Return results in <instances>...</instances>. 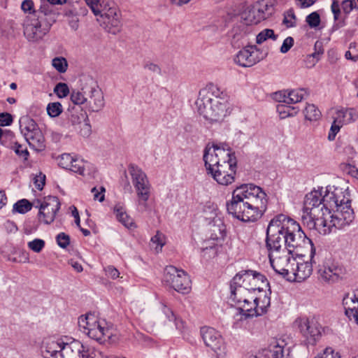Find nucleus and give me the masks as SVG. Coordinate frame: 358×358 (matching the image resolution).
<instances>
[{
    "instance_id": "nucleus-1",
    "label": "nucleus",
    "mask_w": 358,
    "mask_h": 358,
    "mask_svg": "<svg viewBox=\"0 0 358 358\" xmlns=\"http://www.w3.org/2000/svg\"><path fill=\"white\" fill-rule=\"evenodd\" d=\"M348 193L342 188L327 187L323 195L321 190H313L306 194L303 213L310 218V228L326 235L333 227L341 229L354 220Z\"/></svg>"
},
{
    "instance_id": "nucleus-2",
    "label": "nucleus",
    "mask_w": 358,
    "mask_h": 358,
    "mask_svg": "<svg viewBox=\"0 0 358 358\" xmlns=\"http://www.w3.org/2000/svg\"><path fill=\"white\" fill-rule=\"evenodd\" d=\"M291 219L280 214L269 222L266 230V248L271 266L279 275L290 280L289 276L291 250L289 238H291L289 224Z\"/></svg>"
},
{
    "instance_id": "nucleus-3",
    "label": "nucleus",
    "mask_w": 358,
    "mask_h": 358,
    "mask_svg": "<svg viewBox=\"0 0 358 358\" xmlns=\"http://www.w3.org/2000/svg\"><path fill=\"white\" fill-rule=\"evenodd\" d=\"M267 203V195L260 187L244 184L233 191L231 199L227 203V210L242 222H255L266 210Z\"/></svg>"
},
{
    "instance_id": "nucleus-4",
    "label": "nucleus",
    "mask_w": 358,
    "mask_h": 358,
    "mask_svg": "<svg viewBox=\"0 0 358 358\" xmlns=\"http://www.w3.org/2000/svg\"><path fill=\"white\" fill-rule=\"evenodd\" d=\"M203 159L207 173L218 184L229 185L234 182L237 160L229 145L208 143L204 149Z\"/></svg>"
},
{
    "instance_id": "nucleus-5",
    "label": "nucleus",
    "mask_w": 358,
    "mask_h": 358,
    "mask_svg": "<svg viewBox=\"0 0 358 358\" xmlns=\"http://www.w3.org/2000/svg\"><path fill=\"white\" fill-rule=\"evenodd\" d=\"M55 22V13L47 0H40V6L33 15H27L23 22V33L30 42H38L46 36Z\"/></svg>"
},
{
    "instance_id": "nucleus-6",
    "label": "nucleus",
    "mask_w": 358,
    "mask_h": 358,
    "mask_svg": "<svg viewBox=\"0 0 358 358\" xmlns=\"http://www.w3.org/2000/svg\"><path fill=\"white\" fill-rule=\"evenodd\" d=\"M267 285L264 275L252 271H241L231 282L230 299L236 306L248 303L250 297L256 296V291L262 292Z\"/></svg>"
},
{
    "instance_id": "nucleus-7",
    "label": "nucleus",
    "mask_w": 358,
    "mask_h": 358,
    "mask_svg": "<svg viewBox=\"0 0 358 358\" xmlns=\"http://www.w3.org/2000/svg\"><path fill=\"white\" fill-rule=\"evenodd\" d=\"M78 325L90 338L99 341H109L115 343L118 337L113 333V330L106 327L105 322L99 320L95 315L87 314L78 319Z\"/></svg>"
},
{
    "instance_id": "nucleus-8",
    "label": "nucleus",
    "mask_w": 358,
    "mask_h": 358,
    "mask_svg": "<svg viewBox=\"0 0 358 358\" xmlns=\"http://www.w3.org/2000/svg\"><path fill=\"white\" fill-rule=\"evenodd\" d=\"M128 172L136 190L138 206L141 210H146L148 208L147 202L150 196L152 188L148 178L142 169L134 164L128 166Z\"/></svg>"
},
{
    "instance_id": "nucleus-9",
    "label": "nucleus",
    "mask_w": 358,
    "mask_h": 358,
    "mask_svg": "<svg viewBox=\"0 0 358 358\" xmlns=\"http://www.w3.org/2000/svg\"><path fill=\"white\" fill-rule=\"evenodd\" d=\"M20 129L29 146L37 151L45 148L44 137L36 122L28 116H23L19 120Z\"/></svg>"
},
{
    "instance_id": "nucleus-10",
    "label": "nucleus",
    "mask_w": 358,
    "mask_h": 358,
    "mask_svg": "<svg viewBox=\"0 0 358 358\" xmlns=\"http://www.w3.org/2000/svg\"><path fill=\"white\" fill-rule=\"evenodd\" d=\"M164 278L165 282L179 293L187 294L191 290V280L183 270L168 266L165 268Z\"/></svg>"
},
{
    "instance_id": "nucleus-11",
    "label": "nucleus",
    "mask_w": 358,
    "mask_h": 358,
    "mask_svg": "<svg viewBox=\"0 0 358 358\" xmlns=\"http://www.w3.org/2000/svg\"><path fill=\"white\" fill-rule=\"evenodd\" d=\"M269 306L270 298L264 294L262 296H251L248 303H242L236 307L243 315L248 317L264 314Z\"/></svg>"
},
{
    "instance_id": "nucleus-12",
    "label": "nucleus",
    "mask_w": 358,
    "mask_h": 358,
    "mask_svg": "<svg viewBox=\"0 0 358 358\" xmlns=\"http://www.w3.org/2000/svg\"><path fill=\"white\" fill-rule=\"evenodd\" d=\"M294 279L292 281L301 282L307 280L313 272V267L308 257L303 252L292 250V266Z\"/></svg>"
},
{
    "instance_id": "nucleus-13",
    "label": "nucleus",
    "mask_w": 358,
    "mask_h": 358,
    "mask_svg": "<svg viewBox=\"0 0 358 358\" xmlns=\"http://www.w3.org/2000/svg\"><path fill=\"white\" fill-rule=\"evenodd\" d=\"M346 271L343 266L331 259H327L318 269L319 278L329 284L342 279Z\"/></svg>"
},
{
    "instance_id": "nucleus-14",
    "label": "nucleus",
    "mask_w": 358,
    "mask_h": 358,
    "mask_svg": "<svg viewBox=\"0 0 358 358\" xmlns=\"http://www.w3.org/2000/svg\"><path fill=\"white\" fill-rule=\"evenodd\" d=\"M48 343L50 350L48 351L49 352L55 353L56 355H62L66 358H74L76 357L82 358L83 350H85L83 345L76 340L69 343H60L55 341H51Z\"/></svg>"
},
{
    "instance_id": "nucleus-15",
    "label": "nucleus",
    "mask_w": 358,
    "mask_h": 358,
    "mask_svg": "<svg viewBox=\"0 0 358 358\" xmlns=\"http://www.w3.org/2000/svg\"><path fill=\"white\" fill-rule=\"evenodd\" d=\"M59 208L60 202L59 199L56 196H48L40 205L39 219L45 224L52 223Z\"/></svg>"
},
{
    "instance_id": "nucleus-16",
    "label": "nucleus",
    "mask_w": 358,
    "mask_h": 358,
    "mask_svg": "<svg viewBox=\"0 0 358 358\" xmlns=\"http://www.w3.org/2000/svg\"><path fill=\"white\" fill-rule=\"evenodd\" d=\"M259 55L255 45H248L236 54L234 60L241 66L250 67L260 61Z\"/></svg>"
},
{
    "instance_id": "nucleus-17",
    "label": "nucleus",
    "mask_w": 358,
    "mask_h": 358,
    "mask_svg": "<svg viewBox=\"0 0 358 358\" xmlns=\"http://www.w3.org/2000/svg\"><path fill=\"white\" fill-rule=\"evenodd\" d=\"M120 17V12L117 8H109L103 15H101L104 29L114 35L120 33L122 29Z\"/></svg>"
},
{
    "instance_id": "nucleus-18",
    "label": "nucleus",
    "mask_w": 358,
    "mask_h": 358,
    "mask_svg": "<svg viewBox=\"0 0 358 358\" xmlns=\"http://www.w3.org/2000/svg\"><path fill=\"white\" fill-rule=\"evenodd\" d=\"M86 108L91 112H99L104 106L103 94L98 87H88L86 91Z\"/></svg>"
},
{
    "instance_id": "nucleus-19",
    "label": "nucleus",
    "mask_w": 358,
    "mask_h": 358,
    "mask_svg": "<svg viewBox=\"0 0 358 358\" xmlns=\"http://www.w3.org/2000/svg\"><path fill=\"white\" fill-rule=\"evenodd\" d=\"M311 245L309 239L298 222L292 220V250L304 253V249H307Z\"/></svg>"
},
{
    "instance_id": "nucleus-20",
    "label": "nucleus",
    "mask_w": 358,
    "mask_h": 358,
    "mask_svg": "<svg viewBox=\"0 0 358 358\" xmlns=\"http://www.w3.org/2000/svg\"><path fill=\"white\" fill-rule=\"evenodd\" d=\"M201 335L205 345L216 352L220 350L223 340L220 334L214 328L203 327L201 329Z\"/></svg>"
},
{
    "instance_id": "nucleus-21",
    "label": "nucleus",
    "mask_w": 358,
    "mask_h": 358,
    "mask_svg": "<svg viewBox=\"0 0 358 358\" xmlns=\"http://www.w3.org/2000/svg\"><path fill=\"white\" fill-rule=\"evenodd\" d=\"M290 348L280 345L275 341L269 345L267 348L263 349L259 352L258 357L254 358H289Z\"/></svg>"
},
{
    "instance_id": "nucleus-22",
    "label": "nucleus",
    "mask_w": 358,
    "mask_h": 358,
    "mask_svg": "<svg viewBox=\"0 0 358 358\" xmlns=\"http://www.w3.org/2000/svg\"><path fill=\"white\" fill-rule=\"evenodd\" d=\"M343 306L345 315L350 320L354 319L358 324V290L346 294L343 299Z\"/></svg>"
},
{
    "instance_id": "nucleus-23",
    "label": "nucleus",
    "mask_w": 358,
    "mask_h": 358,
    "mask_svg": "<svg viewBox=\"0 0 358 358\" xmlns=\"http://www.w3.org/2000/svg\"><path fill=\"white\" fill-rule=\"evenodd\" d=\"M212 107L206 111V119L210 121H217L227 115L229 108V101L213 99Z\"/></svg>"
},
{
    "instance_id": "nucleus-24",
    "label": "nucleus",
    "mask_w": 358,
    "mask_h": 358,
    "mask_svg": "<svg viewBox=\"0 0 358 358\" xmlns=\"http://www.w3.org/2000/svg\"><path fill=\"white\" fill-rule=\"evenodd\" d=\"M199 92L201 99L207 103L211 99H217V100L218 99L219 101H229V99L228 94L224 91L221 90L217 85L213 83L207 85L206 87L201 89Z\"/></svg>"
},
{
    "instance_id": "nucleus-25",
    "label": "nucleus",
    "mask_w": 358,
    "mask_h": 358,
    "mask_svg": "<svg viewBox=\"0 0 358 358\" xmlns=\"http://www.w3.org/2000/svg\"><path fill=\"white\" fill-rule=\"evenodd\" d=\"M242 23L245 25L257 24L263 20V17H259L255 5L245 9L241 15Z\"/></svg>"
},
{
    "instance_id": "nucleus-26",
    "label": "nucleus",
    "mask_w": 358,
    "mask_h": 358,
    "mask_svg": "<svg viewBox=\"0 0 358 358\" xmlns=\"http://www.w3.org/2000/svg\"><path fill=\"white\" fill-rule=\"evenodd\" d=\"M114 213L117 220L125 227L129 229L134 227V220L127 213L124 207L118 203L114 207Z\"/></svg>"
},
{
    "instance_id": "nucleus-27",
    "label": "nucleus",
    "mask_w": 358,
    "mask_h": 358,
    "mask_svg": "<svg viewBox=\"0 0 358 358\" xmlns=\"http://www.w3.org/2000/svg\"><path fill=\"white\" fill-rule=\"evenodd\" d=\"M322 330V326L317 322L312 320L304 337L309 344L315 345L321 336Z\"/></svg>"
},
{
    "instance_id": "nucleus-28",
    "label": "nucleus",
    "mask_w": 358,
    "mask_h": 358,
    "mask_svg": "<svg viewBox=\"0 0 358 358\" xmlns=\"http://www.w3.org/2000/svg\"><path fill=\"white\" fill-rule=\"evenodd\" d=\"M254 5L259 17H263V20L269 17L274 12L273 0H262Z\"/></svg>"
},
{
    "instance_id": "nucleus-29",
    "label": "nucleus",
    "mask_w": 358,
    "mask_h": 358,
    "mask_svg": "<svg viewBox=\"0 0 358 358\" xmlns=\"http://www.w3.org/2000/svg\"><path fill=\"white\" fill-rule=\"evenodd\" d=\"M331 11L334 14V24H333L330 31L333 33L341 27L346 25L345 17L340 19L339 15L341 14V8L339 2L336 0H334L331 6Z\"/></svg>"
},
{
    "instance_id": "nucleus-30",
    "label": "nucleus",
    "mask_w": 358,
    "mask_h": 358,
    "mask_svg": "<svg viewBox=\"0 0 358 358\" xmlns=\"http://www.w3.org/2000/svg\"><path fill=\"white\" fill-rule=\"evenodd\" d=\"M67 116L69 122L73 127L81 124L83 120H87V115L76 107L69 108Z\"/></svg>"
},
{
    "instance_id": "nucleus-31",
    "label": "nucleus",
    "mask_w": 358,
    "mask_h": 358,
    "mask_svg": "<svg viewBox=\"0 0 358 358\" xmlns=\"http://www.w3.org/2000/svg\"><path fill=\"white\" fill-rule=\"evenodd\" d=\"M305 119L310 122L317 121L320 119L322 113L314 104H308L303 110Z\"/></svg>"
},
{
    "instance_id": "nucleus-32",
    "label": "nucleus",
    "mask_w": 358,
    "mask_h": 358,
    "mask_svg": "<svg viewBox=\"0 0 358 358\" xmlns=\"http://www.w3.org/2000/svg\"><path fill=\"white\" fill-rule=\"evenodd\" d=\"M72 162L69 170L82 176L86 175L85 169L87 166H89V163L78 157H74Z\"/></svg>"
},
{
    "instance_id": "nucleus-33",
    "label": "nucleus",
    "mask_w": 358,
    "mask_h": 358,
    "mask_svg": "<svg viewBox=\"0 0 358 358\" xmlns=\"http://www.w3.org/2000/svg\"><path fill=\"white\" fill-rule=\"evenodd\" d=\"M271 98L280 103H291V90H280L271 94Z\"/></svg>"
},
{
    "instance_id": "nucleus-34",
    "label": "nucleus",
    "mask_w": 358,
    "mask_h": 358,
    "mask_svg": "<svg viewBox=\"0 0 358 358\" xmlns=\"http://www.w3.org/2000/svg\"><path fill=\"white\" fill-rule=\"evenodd\" d=\"M88 90V87H83L81 91L73 90L71 94V101L76 105L84 104L86 102L87 95L86 91Z\"/></svg>"
},
{
    "instance_id": "nucleus-35",
    "label": "nucleus",
    "mask_w": 358,
    "mask_h": 358,
    "mask_svg": "<svg viewBox=\"0 0 358 358\" xmlns=\"http://www.w3.org/2000/svg\"><path fill=\"white\" fill-rule=\"evenodd\" d=\"M278 35L275 34L273 29H265L257 34L256 37V42L257 44H262L269 38L275 41L278 38Z\"/></svg>"
},
{
    "instance_id": "nucleus-36",
    "label": "nucleus",
    "mask_w": 358,
    "mask_h": 358,
    "mask_svg": "<svg viewBox=\"0 0 358 358\" xmlns=\"http://www.w3.org/2000/svg\"><path fill=\"white\" fill-rule=\"evenodd\" d=\"M213 99L209 100L208 103L206 101H203L202 99H201L200 92H199L198 98L195 102L197 110L201 115H203L206 119V111H208L212 107Z\"/></svg>"
},
{
    "instance_id": "nucleus-37",
    "label": "nucleus",
    "mask_w": 358,
    "mask_h": 358,
    "mask_svg": "<svg viewBox=\"0 0 358 358\" xmlns=\"http://www.w3.org/2000/svg\"><path fill=\"white\" fill-rule=\"evenodd\" d=\"M32 204L27 199H23L16 202L13 206V210L19 213H26L31 209Z\"/></svg>"
},
{
    "instance_id": "nucleus-38",
    "label": "nucleus",
    "mask_w": 358,
    "mask_h": 358,
    "mask_svg": "<svg viewBox=\"0 0 358 358\" xmlns=\"http://www.w3.org/2000/svg\"><path fill=\"white\" fill-rule=\"evenodd\" d=\"M310 322L311 321H309L307 317H299L295 320L294 325L299 329V332L305 336Z\"/></svg>"
},
{
    "instance_id": "nucleus-39",
    "label": "nucleus",
    "mask_w": 358,
    "mask_h": 358,
    "mask_svg": "<svg viewBox=\"0 0 358 358\" xmlns=\"http://www.w3.org/2000/svg\"><path fill=\"white\" fill-rule=\"evenodd\" d=\"M52 65L59 73H64L68 68L66 59L62 57H55L52 61Z\"/></svg>"
},
{
    "instance_id": "nucleus-40",
    "label": "nucleus",
    "mask_w": 358,
    "mask_h": 358,
    "mask_svg": "<svg viewBox=\"0 0 358 358\" xmlns=\"http://www.w3.org/2000/svg\"><path fill=\"white\" fill-rule=\"evenodd\" d=\"M62 110V106L59 102L50 103L47 106V112L52 117L59 116Z\"/></svg>"
},
{
    "instance_id": "nucleus-41",
    "label": "nucleus",
    "mask_w": 358,
    "mask_h": 358,
    "mask_svg": "<svg viewBox=\"0 0 358 358\" xmlns=\"http://www.w3.org/2000/svg\"><path fill=\"white\" fill-rule=\"evenodd\" d=\"M160 303L162 305V310L166 317V318L168 319V320L170 322L173 321L175 322L176 328L178 329L179 320L176 319V315L172 311V310L166 306L164 301H162Z\"/></svg>"
},
{
    "instance_id": "nucleus-42",
    "label": "nucleus",
    "mask_w": 358,
    "mask_h": 358,
    "mask_svg": "<svg viewBox=\"0 0 358 358\" xmlns=\"http://www.w3.org/2000/svg\"><path fill=\"white\" fill-rule=\"evenodd\" d=\"M306 22L310 28H316L320 24V15L316 11L313 12L306 16Z\"/></svg>"
},
{
    "instance_id": "nucleus-43",
    "label": "nucleus",
    "mask_w": 358,
    "mask_h": 358,
    "mask_svg": "<svg viewBox=\"0 0 358 358\" xmlns=\"http://www.w3.org/2000/svg\"><path fill=\"white\" fill-rule=\"evenodd\" d=\"M291 103L277 104L276 110L280 119H285L291 115Z\"/></svg>"
},
{
    "instance_id": "nucleus-44",
    "label": "nucleus",
    "mask_w": 358,
    "mask_h": 358,
    "mask_svg": "<svg viewBox=\"0 0 358 358\" xmlns=\"http://www.w3.org/2000/svg\"><path fill=\"white\" fill-rule=\"evenodd\" d=\"M308 96V92L305 88H299L292 90V103L300 102L306 99Z\"/></svg>"
},
{
    "instance_id": "nucleus-45",
    "label": "nucleus",
    "mask_w": 358,
    "mask_h": 358,
    "mask_svg": "<svg viewBox=\"0 0 358 358\" xmlns=\"http://www.w3.org/2000/svg\"><path fill=\"white\" fill-rule=\"evenodd\" d=\"M345 57L353 62L358 60V45L356 43L350 44L349 50L345 52Z\"/></svg>"
},
{
    "instance_id": "nucleus-46",
    "label": "nucleus",
    "mask_w": 358,
    "mask_h": 358,
    "mask_svg": "<svg viewBox=\"0 0 358 358\" xmlns=\"http://www.w3.org/2000/svg\"><path fill=\"white\" fill-rule=\"evenodd\" d=\"M82 358H109L110 355H105L103 352L94 349L83 350Z\"/></svg>"
},
{
    "instance_id": "nucleus-47",
    "label": "nucleus",
    "mask_w": 358,
    "mask_h": 358,
    "mask_svg": "<svg viewBox=\"0 0 358 358\" xmlns=\"http://www.w3.org/2000/svg\"><path fill=\"white\" fill-rule=\"evenodd\" d=\"M12 149L20 157L22 158L24 160H27L29 157V152L27 148L24 147L22 145L15 143L12 146Z\"/></svg>"
},
{
    "instance_id": "nucleus-48",
    "label": "nucleus",
    "mask_w": 358,
    "mask_h": 358,
    "mask_svg": "<svg viewBox=\"0 0 358 358\" xmlns=\"http://www.w3.org/2000/svg\"><path fill=\"white\" fill-rule=\"evenodd\" d=\"M27 245L29 248L34 252H40L45 247V241L42 239L35 238L29 241Z\"/></svg>"
},
{
    "instance_id": "nucleus-49",
    "label": "nucleus",
    "mask_w": 358,
    "mask_h": 358,
    "mask_svg": "<svg viewBox=\"0 0 358 358\" xmlns=\"http://www.w3.org/2000/svg\"><path fill=\"white\" fill-rule=\"evenodd\" d=\"M54 92L58 96V97L63 98L68 95L69 93V89L66 83H59L55 87Z\"/></svg>"
},
{
    "instance_id": "nucleus-50",
    "label": "nucleus",
    "mask_w": 358,
    "mask_h": 358,
    "mask_svg": "<svg viewBox=\"0 0 358 358\" xmlns=\"http://www.w3.org/2000/svg\"><path fill=\"white\" fill-rule=\"evenodd\" d=\"M21 9L27 15H33L36 11L34 8V3L32 0H24L21 3Z\"/></svg>"
},
{
    "instance_id": "nucleus-51",
    "label": "nucleus",
    "mask_w": 358,
    "mask_h": 358,
    "mask_svg": "<svg viewBox=\"0 0 358 358\" xmlns=\"http://www.w3.org/2000/svg\"><path fill=\"white\" fill-rule=\"evenodd\" d=\"M73 158L74 157L71 156L70 154H63L59 158V165L63 169L69 170L71 163H73Z\"/></svg>"
},
{
    "instance_id": "nucleus-52",
    "label": "nucleus",
    "mask_w": 358,
    "mask_h": 358,
    "mask_svg": "<svg viewBox=\"0 0 358 358\" xmlns=\"http://www.w3.org/2000/svg\"><path fill=\"white\" fill-rule=\"evenodd\" d=\"M95 15L101 14L100 0H83Z\"/></svg>"
},
{
    "instance_id": "nucleus-53",
    "label": "nucleus",
    "mask_w": 358,
    "mask_h": 358,
    "mask_svg": "<svg viewBox=\"0 0 358 358\" xmlns=\"http://www.w3.org/2000/svg\"><path fill=\"white\" fill-rule=\"evenodd\" d=\"M341 7L343 11L347 15H348L354 8L357 10L358 7L356 6V3L355 0H344L342 1Z\"/></svg>"
},
{
    "instance_id": "nucleus-54",
    "label": "nucleus",
    "mask_w": 358,
    "mask_h": 358,
    "mask_svg": "<svg viewBox=\"0 0 358 358\" xmlns=\"http://www.w3.org/2000/svg\"><path fill=\"white\" fill-rule=\"evenodd\" d=\"M56 240L59 246L62 248H66L70 243L69 236L63 232L57 236Z\"/></svg>"
},
{
    "instance_id": "nucleus-55",
    "label": "nucleus",
    "mask_w": 358,
    "mask_h": 358,
    "mask_svg": "<svg viewBox=\"0 0 358 358\" xmlns=\"http://www.w3.org/2000/svg\"><path fill=\"white\" fill-rule=\"evenodd\" d=\"M348 112H345L344 109L338 110L334 117V122L341 124L343 126V124H348V120L346 117H348Z\"/></svg>"
},
{
    "instance_id": "nucleus-56",
    "label": "nucleus",
    "mask_w": 358,
    "mask_h": 358,
    "mask_svg": "<svg viewBox=\"0 0 358 358\" xmlns=\"http://www.w3.org/2000/svg\"><path fill=\"white\" fill-rule=\"evenodd\" d=\"M151 241L157 245L156 249H157L158 246L161 249L165 244L164 235L162 233L157 231V234L153 237H152Z\"/></svg>"
},
{
    "instance_id": "nucleus-57",
    "label": "nucleus",
    "mask_w": 358,
    "mask_h": 358,
    "mask_svg": "<svg viewBox=\"0 0 358 358\" xmlns=\"http://www.w3.org/2000/svg\"><path fill=\"white\" fill-rule=\"evenodd\" d=\"M341 127L342 126L341 124H339L335 122H333L331 129H330V131L328 135V139L329 141H334L335 139V137H336V134H338V132L340 131Z\"/></svg>"
},
{
    "instance_id": "nucleus-58",
    "label": "nucleus",
    "mask_w": 358,
    "mask_h": 358,
    "mask_svg": "<svg viewBox=\"0 0 358 358\" xmlns=\"http://www.w3.org/2000/svg\"><path fill=\"white\" fill-rule=\"evenodd\" d=\"M13 122V117L8 113L0 114V126H8Z\"/></svg>"
},
{
    "instance_id": "nucleus-59",
    "label": "nucleus",
    "mask_w": 358,
    "mask_h": 358,
    "mask_svg": "<svg viewBox=\"0 0 358 358\" xmlns=\"http://www.w3.org/2000/svg\"><path fill=\"white\" fill-rule=\"evenodd\" d=\"M45 175L40 173L39 175L36 176L34 179V183L35 185V187L38 189L41 190L43 188V186L45 185Z\"/></svg>"
},
{
    "instance_id": "nucleus-60",
    "label": "nucleus",
    "mask_w": 358,
    "mask_h": 358,
    "mask_svg": "<svg viewBox=\"0 0 358 358\" xmlns=\"http://www.w3.org/2000/svg\"><path fill=\"white\" fill-rule=\"evenodd\" d=\"M106 274L112 279H116L120 275L119 271L113 266H108L105 268Z\"/></svg>"
},
{
    "instance_id": "nucleus-61",
    "label": "nucleus",
    "mask_w": 358,
    "mask_h": 358,
    "mask_svg": "<svg viewBox=\"0 0 358 358\" xmlns=\"http://www.w3.org/2000/svg\"><path fill=\"white\" fill-rule=\"evenodd\" d=\"M103 192H105V189L103 187H101V192H99L96 187H93L92 192L94 194V199L98 200L100 202L103 201L104 200Z\"/></svg>"
},
{
    "instance_id": "nucleus-62",
    "label": "nucleus",
    "mask_w": 358,
    "mask_h": 358,
    "mask_svg": "<svg viewBox=\"0 0 358 358\" xmlns=\"http://www.w3.org/2000/svg\"><path fill=\"white\" fill-rule=\"evenodd\" d=\"M333 352L334 350L331 348H326L322 353L318 354L315 358H335Z\"/></svg>"
},
{
    "instance_id": "nucleus-63",
    "label": "nucleus",
    "mask_w": 358,
    "mask_h": 358,
    "mask_svg": "<svg viewBox=\"0 0 358 358\" xmlns=\"http://www.w3.org/2000/svg\"><path fill=\"white\" fill-rule=\"evenodd\" d=\"M296 5L301 8L310 7L313 5L317 0H295Z\"/></svg>"
},
{
    "instance_id": "nucleus-64",
    "label": "nucleus",
    "mask_w": 358,
    "mask_h": 358,
    "mask_svg": "<svg viewBox=\"0 0 358 358\" xmlns=\"http://www.w3.org/2000/svg\"><path fill=\"white\" fill-rule=\"evenodd\" d=\"M145 69H148L150 71H152L155 73L161 74V68L156 64L154 63H148L145 65Z\"/></svg>"
}]
</instances>
